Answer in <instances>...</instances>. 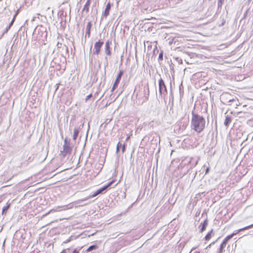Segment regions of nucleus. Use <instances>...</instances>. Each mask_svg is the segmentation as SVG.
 <instances>
[{"label": "nucleus", "instance_id": "28", "mask_svg": "<svg viewBox=\"0 0 253 253\" xmlns=\"http://www.w3.org/2000/svg\"><path fill=\"white\" fill-rule=\"evenodd\" d=\"M72 253H79V250L77 249H75L72 252Z\"/></svg>", "mask_w": 253, "mask_h": 253}, {"label": "nucleus", "instance_id": "22", "mask_svg": "<svg viewBox=\"0 0 253 253\" xmlns=\"http://www.w3.org/2000/svg\"><path fill=\"white\" fill-rule=\"evenodd\" d=\"M78 132L77 130H75L74 131V136H73V138L74 139H76L77 137V135H78Z\"/></svg>", "mask_w": 253, "mask_h": 253}, {"label": "nucleus", "instance_id": "16", "mask_svg": "<svg viewBox=\"0 0 253 253\" xmlns=\"http://www.w3.org/2000/svg\"><path fill=\"white\" fill-rule=\"evenodd\" d=\"M231 236L228 235L223 240L222 243L225 245H226L228 241L231 239Z\"/></svg>", "mask_w": 253, "mask_h": 253}, {"label": "nucleus", "instance_id": "19", "mask_svg": "<svg viewBox=\"0 0 253 253\" xmlns=\"http://www.w3.org/2000/svg\"><path fill=\"white\" fill-rule=\"evenodd\" d=\"M226 247V245H224L223 244L221 243L220 246V252H222L223 250Z\"/></svg>", "mask_w": 253, "mask_h": 253}, {"label": "nucleus", "instance_id": "18", "mask_svg": "<svg viewBox=\"0 0 253 253\" xmlns=\"http://www.w3.org/2000/svg\"><path fill=\"white\" fill-rule=\"evenodd\" d=\"M97 248V246L96 245H92L90 246L88 248H87L86 250V252H89L92 250L96 249Z\"/></svg>", "mask_w": 253, "mask_h": 253}, {"label": "nucleus", "instance_id": "25", "mask_svg": "<svg viewBox=\"0 0 253 253\" xmlns=\"http://www.w3.org/2000/svg\"><path fill=\"white\" fill-rule=\"evenodd\" d=\"M121 147H122V153H124V152L126 150V145H125V144H124L122 145V146Z\"/></svg>", "mask_w": 253, "mask_h": 253}, {"label": "nucleus", "instance_id": "5", "mask_svg": "<svg viewBox=\"0 0 253 253\" xmlns=\"http://www.w3.org/2000/svg\"><path fill=\"white\" fill-rule=\"evenodd\" d=\"M103 42H100V41H98L95 43L94 46L95 51H94V54H96V55L99 54L100 51V48L102 47V46L103 45Z\"/></svg>", "mask_w": 253, "mask_h": 253}, {"label": "nucleus", "instance_id": "7", "mask_svg": "<svg viewBox=\"0 0 253 253\" xmlns=\"http://www.w3.org/2000/svg\"><path fill=\"white\" fill-rule=\"evenodd\" d=\"M252 227H253V224H251L250 225L247 226L246 227H244L243 228L240 229H239V230H238L237 231H235L233 233H232L231 234L229 235V236H231V238H232L234 235H236V234H237L240 232H241L242 231H244V230H247V229H250V228H252Z\"/></svg>", "mask_w": 253, "mask_h": 253}, {"label": "nucleus", "instance_id": "17", "mask_svg": "<svg viewBox=\"0 0 253 253\" xmlns=\"http://www.w3.org/2000/svg\"><path fill=\"white\" fill-rule=\"evenodd\" d=\"M10 206V204L7 203V205L3 208L2 213L3 214L4 212H5L8 210V209L9 208Z\"/></svg>", "mask_w": 253, "mask_h": 253}, {"label": "nucleus", "instance_id": "20", "mask_svg": "<svg viewBox=\"0 0 253 253\" xmlns=\"http://www.w3.org/2000/svg\"><path fill=\"white\" fill-rule=\"evenodd\" d=\"M223 0H219L218 1V6L219 7H221L223 3Z\"/></svg>", "mask_w": 253, "mask_h": 253}, {"label": "nucleus", "instance_id": "11", "mask_svg": "<svg viewBox=\"0 0 253 253\" xmlns=\"http://www.w3.org/2000/svg\"><path fill=\"white\" fill-rule=\"evenodd\" d=\"M232 121V118L231 116L229 115H227L225 117V121H224V125L226 127H228L229 124L231 123Z\"/></svg>", "mask_w": 253, "mask_h": 253}, {"label": "nucleus", "instance_id": "10", "mask_svg": "<svg viewBox=\"0 0 253 253\" xmlns=\"http://www.w3.org/2000/svg\"><path fill=\"white\" fill-rule=\"evenodd\" d=\"M91 0H87L85 4H84L83 10L87 13L89 11V7L90 4Z\"/></svg>", "mask_w": 253, "mask_h": 253}, {"label": "nucleus", "instance_id": "36", "mask_svg": "<svg viewBox=\"0 0 253 253\" xmlns=\"http://www.w3.org/2000/svg\"><path fill=\"white\" fill-rule=\"evenodd\" d=\"M129 136H128V137L126 138V140H128L129 139Z\"/></svg>", "mask_w": 253, "mask_h": 253}, {"label": "nucleus", "instance_id": "23", "mask_svg": "<svg viewBox=\"0 0 253 253\" xmlns=\"http://www.w3.org/2000/svg\"><path fill=\"white\" fill-rule=\"evenodd\" d=\"M92 96V94H91V93H90V94L88 95L86 97V98H85V102H87V101L89 99H90Z\"/></svg>", "mask_w": 253, "mask_h": 253}, {"label": "nucleus", "instance_id": "26", "mask_svg": "<svg viewBox=\"0 0 253 253\" xmlns=\"http://www.w3.org/2000/svg\"><path fill=\"white\" fill-rule=\"evenodd\" d=\"M69 250H70V249H69V248H68V249H64V250H62V251L60 253H67V252L68 251H69Z\"/></svg>", "mask_w": 253, "mask_h": 253}, {"label": "nucleus", "instance_id": "29", "mask_svg": "<svg viewBox=\"0 0 253 253\" xmlns=\"http://www.w3.org/2000/svg\"><path fill=\"white\" fill-rule=\"evenodd\" d=\"M98 195V194H97V192L96 191V192H94V194H93L92 195H91L90 197H94L96 196H97V195Z\"/></svg>", "mask_w": 253, "mask_h": 253}, {"label": "nucleus", "instance_id": "34", "mask_svg": "<svg viewBox=\"0 0 253 253\" xmlns=\"http://www.w3.org/2000/svg\"><path fill=\"white\" fill-rule=\"evenodd\" d=\"M159 58H161V59H163V54L162 53H160L159 54Z\"/></svg>", "mask_w": 253, "mask_h": 253}, {"label": "nucleus", "instance_id": "33", "mask_svg": "<svg viewBox=\"0 0 253 253\" xmlns=\"http://www.w3.org/2000/svg\"><path fill=\"white\" fill-rule=\"evenodd\" d=\"M209 170H210V168H207V169L206 170V174H207L209 172Z\"/></svg>", "mask_w": 253, "mask_h": 253}, {"label": "nucleus", "instance_id": "32", "mask_svg": "<svg viewBox=\"0 0 253 253\" xmlns=\"http://www.w3.org/2000/svg\"><path fill=\"white\" fill-rule=\"evenodd\" d=\"M16 15H17V14H15V15L14 16L12 21H11L13 23H14V21L15 20Z\"/></svg>", "mask_w": 253, "mask_h": 253}, {"label": "nucleus", "instance_id": "15", "mask_svg": "<svg viewBox=\"0 0 253 253\" xmlns=\"http://www.w3.org/2000/svg\"><path fill=\"white\" fill-rule=\"evenodd\" d=\"M208 220L206 219L205 220L203 223H202V227L200 230V232H203L205 230L207 225H208Z\"/></svg>", "mask_w": 253, "mask_h": 253}, {"label": "nucleus", "instance_id": "4", "mask_svg": "<svg viewBox=\"0 0 253 253\" xmlns=\"http://www.w3.org/2000/svg\"><path fill=\"white\" fill-rule=\"evenodd\" d=\"M159 91L161 94H166L167 93V87L162 79L159 81Z\"/></svg>", "mask_w": 253, "mask_h": 253}, {"label": "nucleus", "instance_id": "21", "mask_svg": "<svg viewBox=\"0 0 253 253\" xmlns=\"http://www.w3.org/2000/svg\"><path fill=\"white\" fill-rule=\"evenodd\" d=\"M13 23L11 21L10 23L9 24V26L8 27L6 28V31H5V33H6L9 30V29L10 28V27L12 26V25H13Z\"/></svg>", "mask_w": 253, "mask_h": 253}, {"label": "nucleus", "instance_id": "6", "mask_svg": "<svg viewBox=\"0 0 253 253\" xmlns=\"http://www.w3.org/2000/svg\"><path fill=\"white\" fill-rule=\"evenodd\" d=\"M115 181V180H112L111 181H110L108 184L105 185L104 187H103L102 188L99 189H98L96 192H97V194H101L102 193L104 190H105L106 189H107L108 188H109L110 186H111V185Z\"/></svg>", "mask_w": 253, "mask_h": 253}, {"label": "nucleus", "instance_id": "31", "mask_svg": "<svg viewBox=\"0 0 253 253\" xmlns=\"http://www.w3.org/2000/svg\"><path fill=\"white\" fill-rule=\"evenodd\" d=\"M16 15H17V14H15V15L14 16L12 21H11L13 23H14V21L15 20Z\"/></svg>", "mask_w": 253, "mask_h": 253}, {"label": "nucleus", "instance_id": "13", "mask_svg": "<svg viewBox=\"0 0 253 253\" xmlns=\"http://www.w3.org/2000/svg\"><path fill=\"white\" fill-rule=\"evenodd\" d=\"M71 148L69 145H64L63 146V152L65 153L64 155L68 153H70L71 152Z\"/></svg>", "mask_w": 253, "mask_h": 253}, {"label": "nucleus", "instance_id": "8", "mask_svg": "<svg viewBox=\"0 0 253 253\" xmlns=\"http://www.w3.org/2000/svg\"><path fill=\"white\" fill-rule=\"evenodd\" d=\"M111 7V4L110 2H109L106 6V8L104 10V15L105 17H107L109 15L110 13V10Z\"/></svg>", "mask_w": 253, "mask_h": 253}, {"label": "nucleus", "instance_id": "35", "mask_svg": "<svg viewBox=\"0 0 253 253\" xmlns=\"http://www.w3.org/2000/svg\"><path fill=\"white\" fill-rule=\"evenodd\" d=\"M4 33H3L1 35V37H0V39L3 37V36L4 35Z\"/></svg>", "mask_w": 253, "mask_h": 253}, {"label": "nucleus", "instance_id": "37", "mask_svg": "<svg viewBox=\"0 0 253 253\" xmlns=\"http://www.w3.org/2000/svg\"><path fill=\"white\" fill-rule=\"evenodd\" d=\"M11 178H9L7 181L10 180Z\"/></svg>", "mask_w": 253, "mask_h": 253}, {"label": "nucleus", "instance_id": "1", "mask_svg": "<svg viewBox=\"0 0 253 253\" xmlns=\"http://www.w3.org/2000/svg\"><path fill=\"white\" fill-rule=\"evenodd\" d=\"M135 92L138 104L142 105L149 99L150 95L149 84L147 83L145 85H139L135 90Z\"/></svg>", "mask_w": 253, "mask_h": 253}, {"label": "nucleus", "instance_id": "3", "mask_svg": "<svg viewBox=\"0 0 253 253\" xmlns=\"http://www.w3.org/2000/svg\"><path fill=\"white\" fill-rule=\"evenodd\" d=\"M123 73L124 72L122 70H120L119 71V73H118V74L117 75V78H116V79L114 83V84L113 85V87L112 88V89H111L112 92H113L115 90V89L118 87L119 84L120 82L121 77L123 74Z\"/></svg>", "mask_w": 253, "mask_h": 253}, {"label": "nucleus", "instance_id": "2", "mask_svg": "<svg viewBox=\"0 0 253 253\" xmlns=\"http://www.w3.org/2000/svg\"><path fill=\"white\" fill-rule=\"evenodd\" d=\"M191 123V128L198 133L202 132L205 128L206 122L204 118L193 112Z\"/></svg>", "mask_w": 253, "mask_h": 253}, {"label": "nucleus", "instance_id": "9", "mask_svg": "<svg viewBox=\"0 0 253 253\" xmlns=\"http://www.w3.org/2000/svg\"><path fill=\"white\" fill-rule=\"evenodd\" d=\"M105 52L107 55H110L111 54V51L110 47L109 42L107 41L105 43Z\"/></svg>", "mask_w": 253, "mask_h": 253}, {"label": "nucleus", "instance_id": "27", "mask_svg": "<svg viewBox=\"0 0 253 253\" xmlns=\"http://www.w3.org/2000/svg\"><path fill=\"white\" fill-rule=\"evenodd\" d=\"M214 244V242H212L209 245H208L206 248V250H209V249L211 248V246L212 244Z\"/></svg>", "mask_w": 253, "mask_h": 253}, {"label": "nucleus", "instance_id": "24", "mask_svg": "<svg viewBox=\"0 0 253 253\" xmlns=\"http://www.w3.org/2000/svg\"><path fill=\"white\" fill-rule=\"evenodd\" d=\"M122 146V144L119 142L118 144H117V148H116V150H117V152H118L119 151V148L120 147H121Z\"/></svg>", "mask_w": 253, "mask_h": 253}, {"label": "nucleus", "instance_id": "30", "mask_svg": "<svg viewBox=\"0 0 253 253\" xmlns=\"http://www.w3.org/2000/svg\"><path fill=\"white\" fill-rule=\"evenodd\" d=\"M16 15H17V14H15V15L14 16L12 21H11L13 23H14V21L15 20Z\"/></svg>", "mask_w": 253, "mask_h": 253}, {"label": "nucleus", "instance_id": "12", "mask_svg": "<svg viewBox=\"0 0 253 253\" xmlns=\"http://www.w3.org/2000/svg\"><path fill=\"white\" fill-rule=\"evenodd\" d=\"M92 24L90 21L88 22L86 26V34L88 37H90Z\"/></svg>", "mask_w": 253, "mask_h": 253}, {"label": "nucleus", "instance_id": "14", "mask_svg": "<svg viewBox=\"0 0 253 253\" xmlns=\"http://www.w3.org/2000/svg\"><path fill=\"white\" fill-rule=\"evenodd\" d=\"M213 235V230H210L205 237V240L206 241H209L212 237Z\"/></svg>", "mask_w": 253, "mask_h": 253}]
</instances>
